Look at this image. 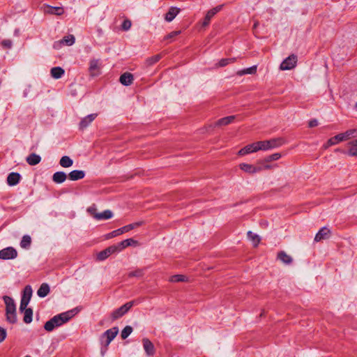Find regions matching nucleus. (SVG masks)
Masks as SVG:
<instances>
[{
  "label": "nucleus",
  "mask_w": 357,
  "mask_h": 357,
  "mask_svg": "<svg viewBox=\"0 0 357 357\" xmlns=\"http://www.w3.org/2000/svg\"><path fill=\"white\" fill-rule=\"evenodd\" d=\"M142 275V271L141 270H137L135 271H132L129 273V277H141Z\"/></svg>",
  "instance_id": "nucleus-47"
},
{
  "label": "nucleus",
  "mask_w": 357,
  "mask_h": 357,
  "mask_svg": "<svg viewBox=\"0 0 357 357\" xmlns=\"http://www.w3.org/2000/svg\"><path fill=\"white\" fill-rule=\"evenodd\" d=\"M20 178L21 176L19 173L11 172L7 177V183L10 186H14L20 182Z\"/></svg>",
  "instance_id": "nucleus-19"
},
{
  "label": "nucleus",
  "mask_w": 357,
  "mask_h": 357,
  "mask_svg": "<svg viewBox=\"0 0 357 357\" xmlns=\"http://www.w3.org/2000/svg\"><path fill=\"white\" fill-rule=\"evenodd\" d=\"M161 59L160 54H156L153 56L148 58L146 60V64L147 66H151L154 63H157Z\"/></svg>",
  "instance_id": "nucleus-41"
},
{
  "label": "nucleus",
  "mask_w": 357,
  "mask_h": 357,
  "mask_svg": "<svg viewBox=\"0 0 357 357\" xmlns=\"http://www.w3.org/2000/svg\"><path fill=\"white\" fill-rule=\"evenodd\" d=\"M343 135L342 133L338 134L331 138H330L327 142L323 146L324 149H327L329 146L337 144V143L344 141Z\"/></svg>",
  "instance_id": "nucleus-16"
},
{
  "label": "nucleus",
  "mask_w": 357,
  "mask_h": 357,
  "mask_svg": "<svg viewBox=\"0 0 357 357\" xmlns=\"http://www.w3.org/2000/svg\"><path fill=\"white\" fill-rule=\"evenodd\" d=\"M236 61V58H225L220 60L218 63L216 64L217 67H225L229 63H234Z\"/></svg>",
  "instance_id": "nucleus-40"
},
{
  "label": "nucleus",
  "mask_w": 357,
  "mask_h": 357,
  "mask_svg": "<svg viewBox=\"0 0 357 357\" xmlns=\"http://www.w3.org/2000/svg\"><path fill=\"white\" fill-rule=\"evenodd\" d=\"M278 259L286 265H289L293 261L292 257L288 255L284 251H280L278 253Z\"/></svg>",
  "instance_id": "nucleus-25"
},
{
  "label": "nucleus",
  "mask_w": 357,
  "mask_h": 357,
  "mask_svg": "<svg viewBox=\"0 0 357 357\" xmlns=\"http://www.w3.org/2000/svg\"><path fill=\"white\" fill-rule=\"evenodd\" d=\"M256 72H257V66H252L250 68H245V69L238 71L237 75L239 76H242L245 74L253 75V74H255Z\"/></svg>",
  "instance_id": "nucleus-32"
},
{
  "label": "nucleus",
  "mask_w": 357,
  "mask_h": 357,
  "mask_svg": "<svg viewBox=\"0 0 357 357\" xmlns=\"http://www.w3.org/2000/svg\"><path fill=\"white\" fill-rule=\"evenodd\" d=\"M67 178V175L64 172H56L52 176V181L55 183H62Z\"/></svg>",
  "instance_id": "nucleus-23"
},
{
  "label": "nucleus",
  "mask_w": 357,
  "mask_h": 357,
  "mask_svg": "<svg viewBox=\"0 0 357 357\" xmlns=\"http://www.w3.org/2000/svg\"><path fill=\"white\" fill-rule=\"evenodd\" d=\"M135 301L128 302L123 305L122 306H121L120 307L114 310L111 314L112 320L118 319L120 317H123L124 314H126L130 310V308L135 304Z\"/></svg>",
  "instance_id": "nucleus-5"
},
{
  "label": "nucleus",
  "mask_w": 357,
  "mask_h": 357,
  "mask_svg": "<svg viewBox=\"0 0 357 357\" xmlns=\"http://www.w3.org/2000/svg\"><path fill=\"white\" fill-rule=\"evenodd\" d=\"M223 7V5H219L211 10H209L205 17H204V20L203 21V23H202V26H207L209 23H210V21L211 20V18L217 13H218L219 11H220L222 10Z\"/></svg>",
  "instance_id": "nucleus-11"
},
{
  "label": "nucleus",
  "mask_w": 357,
  "mask_h": 357,
  "mask_svg": "<svg viewBox=\"0 0 357 357\" xmlns=\"http://www.w3.org/2000/svg\"><path fill=\"white\" fill-rule=\"evenodd\" d=\"M73 160L67 155L63 156L59 161V165L65 168L70 167L73 165Z\"/></svg>",
  "instance_id": "nucleus-31"
},
{
  "label": "nucleus",
  "mask_w": 357,
  "mask_h": 357,
  "mask_svg": "<svg viewBox=\"0 0 357 357\" xmlns=\"http://www.w3.org/2000/svg\"><path fill=\"white\" fill-rule=\"evenodd\" d=\"M257 23L255 24L254 27L255 28L257 26Z\"/></svg>",
  "instance_id": "nucleus-55"
},
{
  "label": "nucleus",
  "mask_w": 357,
  "mask_h": 357,
  "mask_svg": "<svg viewBox=\"0 0 357 357\" xmlns=\"http://www.w3.org/2000/svg\"><path fill=\"white\" fill-rule=\"evenodd\" d=\"M247 235L248 238L252 242L253 245L255 247H257L260 242L259 236L257 234H254L251 231H248Z\"/></svg>",
  "instance_id": "nucleus-33"
},
{
  "label": "nucleus",
  "mask_w": 357,
  "mask_h": 357,
  "mask_svg": "<svg viewBox=\"0 0 357 357\" xmlns=\"http://www.w3.org/2000/svg\"><path fill=\"white\" fill-rule=\"evenodd\" d=\"M32 292L31 287L26 285L23 290L21 301L29 303L32 296Z\"/></svg>",
  "instance_id": "nucleus-24"
},
{
  "label": "nucleus",
  "mask_w": 357,
  "mask_h": 357,
  "mask_svg": "<svg viewBox=\"0 0 357 357\" xmlns=\"http://www.w3.org/2000/svg\"><path fill=\"white\" fill-rule=\"evenodd\" d=\"M297 56L291 54L286 58L280 64V68L282 70H291L296 66Z\"/></svg>",
  "instance_id": "nucleus-8"
},
{
  "label": "nucleus",
  "mask_w": 357,
  "mask_h": 357,
  "mask_svg": "<svg viewBox=\"0 0 357 357\" xmlns=\"http://www.w3.org/2000/svg\"><path fill=\"white\" fill-rule=\"evenodd\" d=\"M27 163L30 165H36L40 160L41 158L40 155L36 153H31L26 159Z\"/></svg>",
  "instance_id": "nucleus-28"
},
{
  "label": "nucleus",
  "mask_w": 357,
  "mask_h": 357,
  "mask_svg": "<svg viewBox=\"0 0 357 357\" xmlns=\"http://www.w3.org/2000/svg\"><path fill=\"white\" fill-rule=\"evenodd\" d=\"M75 42V38L73 35H68L65 37H63V38L61 40V43H63L68 46H70L72 45H73Z\"/></svg>",
  "instance_id": "nucleus-38"
},
{
  "label": "nucleus",
  "mask_w": 357,
  "mask_h": 357,
  "mask_svg": "<svg viewBox=\"0 0 357 357\" xmlns=\"http://www.w3.org/2000/svg\"><path fill=\"white\" fill-rule=\"evenodd\" d=\"M6 337V331L0 327V343L2 342Z\"/></svg>",
  "instance_id": "nucleus-49"
},
{
  "label": "nucleus",
  "mask_w": 357,
  "mask_h": 357,
  "mask_svg": "<svg viewBox=\"0 0 357 357\" xmlns=\"http://www.w3.org/2000/svg\"><path fill=\"white\" fill-rule=\"evenodd\" d=\"M46 13L61 15L63 13V8L61 7H53V6H47V8L45 10Z\"/></svg>",
  "instance_id": "nucleus-29"
},
{
  "label": "nucleus",
  "mask_w": 357,
  "mask_h": 357,
  "mask_svg": "<svg viewBox=\"0 0 357 357\" xmlns=\"http://www.w3.org/2000/svg\"><path fill=\"white\" fill-rule=\"evenodd\" d=\"M119 333L118 327H113L110 329L107 330L100 337V340L102 344L107 347L110 342L115 338Z\"/></svg>",
  "instance_id": "nucleus-6"
},
{
  "label": "nucleus",
  "mask_w": 357,
  "mask_h": 357,
  "mask_svg": "<svg viewBox=\"0 0 357 357\" xmlns=\"http://www.w3.org/2000/svg\"><path fill=\"white\" fill-rule=\"evenodd\" d=\"M281 158V154L279 153H275L272 155H270L264 158V162H269L273 160H277Z\"/></svg>",
  "instance_id": "nucleus-44"
},
{
  "label": "nucleus",
  "mask_w": 357,
  "mask_h": 357,
  "mask_svg": "<svg viewBox=\"0 0 357 357\" xmlns=\"http://www.w3.org/2000/svg\"><path fill=\"white\" fill-rule=\"evenodd\" d=\"M331 234V231L328 228L322 227L315 235L314 241L316 242L320 241L323 239L328 238Z\"/></svg>",
  "instance_id": "nucleus-14"
},
{
  "label": "nucleus",
  "mask_w": 357,
  "mask_h": 357,
  "mask_svg": "<svg viewBox=\"0 0 357 357\" xmlns=\"http://www.w3.org/2000/svg\"><path fill=\"white\" fill-rule=\"evenodd\" d=\"M29 303H25L24 301H20V312L24 313L26 310H27V305Z\"/></svg>",
  "instance_id": "nucleus-48"
},
{
  "label": "nucleus",
  "mask_w": 357,
  "mask_h": 357,
  "mask_svg": "<svg viewBox=\"0 0 357 357\" xmlns=\"http://www.w3.org/2000/svg\"><path fill=\"white\" fill-rule=\"evenodd\" d=\"M144 224L143 221L136 222L132 224H129L128 225H126L124 227H122L118 229H116L114 231H112V232L107 234L106 235V238H112L114 237H116L117 236H119L123 233L128 232L137 227H139Z\"/></svg>",
  "instance_id": "nucleus-4"
},
{
  "label": "nucleus",
  "mask_w": 357,
  "mask_h": 357,
  "mask_svg": "<svg viewBox=\"0 0 357 357\" xmlns=\"http://www.w3.org/2000/svg\"><path fill=\"white\" fill-rule=\"evenodd\" d=\"M137 243V242L135 240L132 238H128L121 241L117 245H114V246L117 248V252H119L128 246L135 245Z\"/></svg>",
  "instance_id": "nucleus-17"
},
{
  "label": "nucleus",
  "mask_w": 357,
  "mask_h": 357,
  "mask_svg": "<svg viewBox=\"0 0 357 357\" xmlns=\"http://www.w3.org/2000/svg\"><path fill=\"white\" fill-rule=\"evenodd\" d=\"M1 45L5 47V48H8V49H10L11 48L12 45H13V43L10 40H3L2 42H1Z\"/></svg>",
  "instance_id": "nucleus-46"
},
{
  "label": "nucleus",
  "mask_w": 357,
  "mask_h": 357,
  "mask_svg": "<svg viewBox=\"0 0 357 357\" xmlns=\"http://www.w3.org/2000/svg\"><path fill=\"white\" fill-rule=\"evenodd\" d=\"M33 310L29 307L24 313L23 321L26 324H30L32 321Z\"/></svg>",
  "instance_id": "nucleus-37"
},
{
  "label": "nucleus",
  "mask_w": 357,
  "mask_h": 357,
  "mask_svg": "<svg viewBox=\"0 0 357 357\" xmlns=\"http://www.w3.org/2000/svg\"><path fill=\"white\" fill-rule=\"evenodd\" d=\"M318 125V121L317 119H312L309 121L308 126L310 128L316 127Z\"/></svg>",
  "instance_id": "nucleus-50"
},
{
  "label": "nucleus",
  "mask_w": 357,
  "mask_h": 357,
  "mask_svg": "<svg viewBox=\"0 0 357 357\" xmlns=\"http://www.w3.org/2000/svg\"><path fill=\"white\" fill-rule=\"evenodd\" d=\"M143 347L148 356H153L155 354V347L153 344L148 339L144 338L142 340Z\"/></svg>",
  "instance_id": "nucleus-15"
},
{
  "label": "nucleus",
  "mask_w": 357,
  "mask_h": 357,
  "mask_svg": "<svg viewBox=\"0 0 357 357\" xmlns=\"http://www.w3.org/2000/svg\"><path fill=\"white\" fill-rule=\"evenodd\" d=\"M99 61L98 59H93L90 61L89 71L92 76H95L97 74L94 73L95 70L99 69Z\"/></svg>",
  "instance_id": "nucleus-36"
},
{
  "label": "nucleus",
  "mask_w": 357,
  "mask_h": 357,
  "mask_svg": "<svg viewBox=\"0 0 357 357\" xmlns=\"http://www.w3.org/2000/svg\"><path fill=\"white\" fill-rule=\"evenodd\" d=\"M3 298L6 304V321L13 324L17 323L16 306L14 300L8 296H4Z\"/></svg>",
  "instance_id": "nucleus-2"
},
{
  "label": "nucleus",
  "mask_w": 357,
  "mask_h": 357,
  "mask_svg": "<svg viewBox=\"0 0 357 357\" xmlns=\"http://www.w3.org/2000/svg\"><path fill=\"white\" fill-rule=\"evenodd\" d=\"M235 119H236V116H234V115L222 118L215 123L213 127L223 126L229 125V124L231 123Z\"/></svg>",
  "instance_id": "nucleus-21"
},
{
  "label": "nucleus",
  "mask_w": 357,
  "mask_h": 357,
  "mask_svg": "<svg viewBox=\"0 0 357 357\" xmlns=\"http://www.w3.org/2000/svg\"><path fill=\"white\" fill-rule=\"evenodd\" d=\"M87 211L97 220H108L113 216V213L110 210H105L102 213H98L96 208L89 207L87 208Z\"/></svg>",
  "instance_id": "nucleus-7"
},
{
  "label": "nucleus",
  "mask_w": 357,
  "mask_h": 357,
  "mask_svg": "<svg viewBox=\"0 0 357 357\" xmlns=\"http://www.w3.org/2000/svg\"><path fill=\"white\" fill-rule=\"evenodd\" d=\"M97 116V114H91L81 120L79 122V129L84 130L86 128Z\"/></svg>",
  "instance_id": "nucleus-18"
},
{
  "label": "nucleus",
  "mask_w": 357,
  "mask_h": 357,
  "mask_svg": "<svg viewBox=\"0 0 357 357\" xmlns=\"http://www.w3.org/2000/svg\"><path fill=\"white\" fill-rule=\"evenodd\" d=\"M264 169V167H262ZM271 168V165H266L264 166V169H270Z\"/></svg>",
  "instance_id": "nucleus-52"
},
{
  "label": "nucleus",
  "mask_w": 357,
  "mask_h": 357,
  "mask_svg": "<svg viewBox=\"0 0 357 357\" xmlns=\"http://www.w3.org/2000/svg\"><path fill=\"white\" fill-rule=\"evenodd\" d=\"M239 167L241 170L245 172L253 174L257 172H261L263 168L261 166L255 167L252 165L247 164V163H241L239 165Z\"/></svg>",
  "instance_id": "nucleus-12"
},
{
  "label": "nucleus",
  "mask_w": 357,
  "mask_h": 357,
  "mask_svg": "<svg viewBox=\"0 0 357 357\" xmlns=\"http://www.w3.org/2000/svg\"><path fill=\"white\" fill-rule=\"evenodd\" d=\"M116 252H117V248L114 246V245H111L102 251L98 252L97 255V259L98 261H103Z\"/></svg>",
  "instance_id": "nucleus-10"
},
{
  "label": "nucleus",
  "mask_w": 357,
  "mask_h": 357,
  "mask_svg": "<svg viewBox=\"0 0 357 357\" xmlns=\"http://www.w3.org/2000/svg\"><path fill=\"white\" fill-rule=\"evenodd\" d=\"M185 278L183 275H174L170 278L169 281L172 282H183L186 280Z\"/></svg>",
  "instance_id": "nucleus-43"
},
{
  "label": "nucleus",
  "mask_w": 357,
  "mask_h": 357,
  "mask_svg": "<svg viewBox=\"0 0 357 357\" xmlns=\"http://www.w3.org/2000/svg\"><path fill=\"white\" fill-rule=\"evenodd\" d=\"M355 107H356V109H357V102H356V105H355Z\"/></svg>",
  "instance_id": "nucleus-54"
},
{
  "label": "nucleus",
  "mask_w": 357,
  "mask_h": 357,
  "mask_svg": "<svg viewBox=\"0 0 357 357\" xmlns=\"http://www.w3.org/2000/svg\"><path fill=\"white\" fill-rule=\"evenodd\" d=\"M180 11L179 8L176 7H171L169 11L165 15V20L167 22H172L175 17L178 14Z\"/></svg>",
  "instance_id": "nucleus-26"
},
{
  "label": "nucleus",
  "mask_w": 357,
  "mask_h": 357,
  "mask_svg": "<svg viewBox=\"0 0 357 357\" xmlns=\"http://www.w3.org/2000/svg\"><path fill=\"white\" fill-rule=\"evenodd\" d=\"M51 76L54 79H59L64 75V70L61 67H54L51 69Z\"/></svg>",
  "instance_id": "nucleus-30"
},
{
  "label": "nucleus",
  "mask_w": 357,
  "mask_h": 357,
  "mask_svg": "<svg viewBox=\"0 0 357 357\" xmlns=\"http://www.w3.org/2000/svg\"><path fill=\"white\" fill-rule=\"evenodd\" d=\"M25 357H31V356H25Z\"/></svg>",
  "instance_id": "nucleus-56"
},
{
  "label": "nucleus",
  "mask_w": 357,
  "mask_h": 357,
  "mask_svg": "<svg viewBox=\"0 0 357 357\" xmlns=\"http://www.w3.org/2000/svg\"><path fill=\"white\" fill-rule=\"evenodd\" d=\"M132 26V22L129 19H125L121 24V29L124 31H128Z\"/></svg>",
  "instance_id": "nucleus-45"
},
{
  "label": "nucleus",
  "mask_w": 357,
  "mask_h": 357,
  "mask_svg": "<svg viewBox=\"0 0 357 357\" xmlns=\"http://www.w3.org/2000/svg\"><path fill=\"white\" fill-rule=\"evenodd\" d=\"M283 143V139L276 138L270 140L257 142V145L259 146L258 149H259V150L266 151L268 149L279 147L281 145H282Z\"/></svg>",
  "instance_id": "nucleus-3"
},
{
  "label": "nucleus",
  "mask_w": 357,
  "mask_h": 357,
  "mask_svg": "<svg viewBox=\"0 0 357 357\" xmlns=\"http://www.w3.org/2000/svg\"><path fill=\"white\" fill-rule=\"evenodd\" d=\"M50 289L47 283H43L37 291V294L40 298H44L48 295Z\"/></svg>",
  "instance_id": "nucleus-27"
},
{
  "label": "nucleus",
  "mask_w": 357,
  "mask_h": 357,
  "mask_svg": "<svg viewBox=\"0 0 357 357\" xmlns=\"http://www.w3.org/2000/svg\"><path fill=\"white\" fill-rule=\"evenodd\" d=\"M17 257V250L13 247H7L0 250V259L9 260L15 259Z\"/></svg>",
  "instance_id": "nucleus-9"
},
{
  "label": "nucleus",
  "mask_w": 357,
  "mask_h": 357,
  "mask_svg": "<svg viewBox=\"0 0 357 357\" xmlns=\"http://www.w3.org/2000/svg\"><path fill=\"white\" fill-rule=\"evenodd\" d=\"M343 135V138L344 140H347L350 138H354L357 137V129H351L347 130L345 132L342 133Z\"/></svg>",
  "instance_id": "nucleus-39"
},
{
  "label": "nucleus",
  "mask_w": 357,
  "mask_h": 357,
  "mask_svg": "<svg viewBox=\"0 0 357 357\" xmlns=\"http://www.w3.org/2000/svg\"><path fill=\"white\" fill-rule=\"evenodd\" d=\"M264 311H263V312L261 313L260 316H261H261H263V315H264Z\"/></svg>",
  "instance_id": "nucleus-53"
},
{
  "label": "nucleus",
  "mask_w": 357,
  "mask_h": 357,
  "mask_svg": "<svg viewBox=\"0 0 357 357\" xmlns=\"http://www.w3.org/2000/svg\"><path fill=\"white\" fill-rule=\"evenodd\" d=\"M132 332V328L130 326H126L121 331V338L123 340L126 339Z\"/></svg>",
  "instance_id": "nucleus-42"
},
{
  "label": "nucleus",
  "mask_w": 357,
  "mask_h": 357,
  "mask_svg": "<svg viewBox=\"0 0 357 357\" xmlns=\"http://www.w3.org/2000/svg\"><path fill=\"white\" fill-rule=\"evenodd\" d=\"M133 75L130 73H124L120 77L119 81L124 86H129L133 82Z\"/></svg>",
  "instance_id": "nucleus-20"
},
{
  "label": "nucleus",
  "mask_w": 357,
  "mask_h": 357,
  "mask_svg": "<svg viewBox=\"0 0 357 357\" xmlns=\"http://www.w3.org/2000/svg\"><path fill=\"white\" fill-rule=\"evenodd\" d=\"M179 33H180V31L171 32L169 34L167 35V38H172L177 36Z\"/></svg>",
  "instance_id": "nucleus-51"
},
{
  "label": "nucleus",
  "mask_w": 357,
  "mask_h": 357,
  "mask_svg": "<svg viewBox=\"0 0 357 357\" xmlns=\"http://www.w3.org/2000/svg\"><path fill=\"white\" fill-rule=\"evenodd\" d=\"M258 147L259 146L257 145V142L248 144L238 151V155H244L248 153L257 152V151H259Z\"/></svg>",
  "instance_id": "nucleus-13"
},
{
  "label": "nucleus",
  "mask_w": 357,
  "mask_h": 357,
  "mask_svg": "<svg viewBox=\"0 0 357 357\" xmlns=\"http://www.w3.org/2000/svg\"><path fill=\"white\" fill-rule=\"evenodd\" d=\"M349 145L348 155L350 156H357V139L351 142Z\"/></svg>",
  "instance_id": "nucleus-34"
},
{
  "label": "nucleus",
  "mask_w": 357,
  "mask_h": 357,
  "mask_svg": "<svg viewBox=\"0 0 357 357\" xmlns=\"http://www.w3.org/2000/svg\"><path fill=\"white\" fill-rule=\"evenodd\" d=\"M85 176V172L83 170H73L68 174V178L71 181H78Z\"/></svg>",
  "instance_id": "nucleus-22"
},
{
  "label": "nucleus",
  "mask_w": 357,
  "mask_h": 357,
  "mask_svg": "<svg viewBox=\"0 0 357 357\" xmlns=\"http://www.w3.org/2000/svg\"><path fill=\"white\" fill-rule=\"evenodd\" d=\"M77 313L76 309L61 313L54 316L52 319L47 321L45 325L44 328L45 331L50 332L52 331L56 327L60 326L63 324L68 321Z\"/></svg>",
  "instance_id": "nucleus-1"
},
{
  "label": "nucleus",
  "mask_w": 357,
  "mask_h": 357,
  "mask_svg": "<svg viewBox=\"0 0 357 357\" xmlns=\"http://www.w3.org/2000/svg\"><path fill=\"white\" fill-rule=\"evenodd\" d=\"M31 243V238L29 235H24L20 242V246L22 248L27 249L30 247Z\"/></svg>",
  "instance_id": "nucleus-35"
}]
</instances>
